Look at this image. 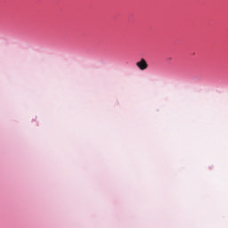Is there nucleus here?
<instances>
[{
  "mask_svg": "<svg viewBox=\"0 0 228 228\" xmlns=\"http://www.w3.org/2000/svg\"><path fill=\"white\" fill-rule=\"evenodd\" d=\"M136 67H138L140 70H147V69H149V64H147L145 59H141L140 61L136 62Z\"/></svg>",
  "mask_w": 228,
  "mask_h": 228,
  "instance_id": "1",
  "label": "nucleus"
}]
</instances>
